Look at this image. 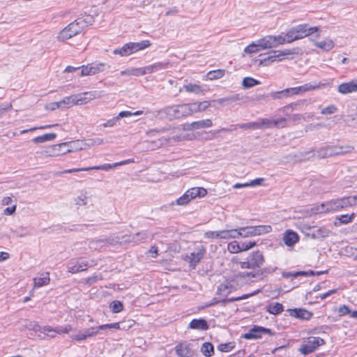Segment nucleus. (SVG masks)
<instances>
[{"label":"nucleus","instance_id":"nucleus-29","mask_svg":"<svg viewBox=\"0 0 357 357\" xmlns=\"http://www.w3.org/2000/svg\"><path fill=\"white\" fill-rule=\"evenodd\" d=\"M271 98L273 99H282L294 96L292 89L291 88H287L280 91H275L271 93Z\"/></svg>","mask_w":357,"mask_h":357},{"label":"nucleus","instance_id":"nucleus-12","mask_svg":"<svg viewBox=\"0 0 357 357\" xmlns=\"http://www.w3.org/2000/svg\"><path fill=\"white\" fill-rule=\"evenodd\" d=\"M290 29L291 31V33H293L294 36H296L298 38V40H300L317 32L318 28L316 26L308 27V25L307 24H303L292 27Z\"/></svg>","mask_w":357,"mask_h":357},{"label":"nucleus","instance_id":"nucleus-56","mask_svg":"<svg viewBox=\"0 0 357 357\" xmlns=\"http://www.w3.org/2000/svg\"><path fill=\"white\" fill-rule=\"evenodd\" d=\"M284 118L288 119L287 125L285 126V127H286L287 126H289L291 123H297L298 121L301 120V116L300 114H287V116H285Z\"/></svg>","mask_w":357,"mask_h":357},{"label":"nucleus","instance_id":"nucleus-35","mask_svg":"<svg viewBox=\"0 0 357 357\" xmlns=\"http://www.w3.org/2000/svg\"><path fill=\"white\" fill-rule=\"evenodd\" d=\"M294 51L291 50H284L282 51L274 52V54L271 55L273 62L280 61L284 56L294 54Z\"/></svg>","mask_w":357,"mask_h":357},{"label":"nucleus","instance_id":"nucleus-54","mask_svg":"<svg viewBox=\"0 0 357 357\" xmlns=\"http://www.w3.org/2000/svg\"><path fill=\"white\" fill-rule=\"evenodd\" d=\"M227 250L231 253H238L241 252L240 243L236 241H232L227 245Z\"/></svg>","mask_w":357,"mask_h":357},{"label":"nucleus","instance_id":"nucleus-21","mask_svg":"<svg viewBox=\"0 0 357 357\" xmlns=\"http://www.w3.org/2000/svg\"><path fill=\"white\" fill-rule=\"evenodd\" d=\"M88 263L86 261H70L67 265L68 271L71 273H76L84 271L87 269Z\"/></svg>","mask_w":357,"mask_h":357},{"label":"nucleus","instance_id":"nucleus-61","mask_svg":"<svg viewBox=\"0 0 357 357\" xmlns=\"http://www.w3.org/2000/svg\"><path fill=\"white\" fill-rule=\"evenodd\" d=\"M169 62H157L153 64L154 72H158L166 69L169 66Z\"/></svg>","mask_w":357,"mask_h":357},{"label":"nucleus","instance_id":"nucleus-38","mask_svg":"<svg viewBox=\"0 0 357 357\" xmlns=\"http://www.w3.org/2000/svg\"><path fill=\"white\" fill-rule=\"evenodd\" d=\"M201 352L206 357H211L214 354V347L211 342H204L201 347Z\"/></svg>","mask_w":357,"mask_h":357},{"label":"nucleus","instance_id":"nucleus-22","mask_svg":"<svg viewBox=\"0 0 357 357\" xmlns=\"http://www.w3.org/2000/svg\"><path fill=\"white\" fill-rule=\"evenodd\" d=\"M287 109L291 110H309L311 109V104L306 100H301L287 105Z\"/></svg>","mask_w":357,"mask_h":357},{"label":"nucleus","instance_id":"nucleus-28","mask_svg":"<svg viewBox=\"0 0 357 357\" xmlns=\"http://www.w3.org/2000/svg\"><path fill=\"white\" fill-rule=\"evenodd\" d=\"M234 290L235 287L230 283H223L218 287L216 294L226 297Z\"/></svg>","mask_w":357,"mask_h":357},{"label":"nucleus","instance_id":"nucleus-23","mask_svg":"<svg viewBox=\"0 0 357 357\" xmlns=\"http://www.w3.org/2000/svg\"><path fill=\"white\" fill-rule=\"evenodd\" d=\"M128 45L129 46V53L130 55L135 53L139 50H143L151 46V42L148 40H142L141 42L137 43H128Z\"/></svg>","mask_w":357,"mask_h":357},{"label":"nucleus","instance_id":"nucleus-46","mask_svg":"<svg viewBox=\"0 0 357 357\" xmlns=\"http://www.w3.org/2000/svg\"><path fill=\"white\" fill-rule=\"evenodd\" d=\"M278 37H280L282 40H283L282 45H284V43H291L298 40V38L296 36H294V35L291 33V29H289L286 33L284 37L281 35H278Z\"/></svg>","mask_w":357,"mask_h":357},{"label":"nucleus","instance_id":"nucleus-27","mask_svg":"<svg viewBox=\"0 0 357 357\" xmlns=\"http://www.w3.org/2000/svg\"><path fill=\"white\" fill-rule=\"evenodd\" d=\"M142 113H119L118 116L114 117L112 119L108 120L107 122L102 124V126L105 128L107 127H112L116 124V123L121 120L122 118L130 116L132 115H139Z\"/></svg>","mask_w":357,"mask_h":357},{"label":"nucleus","instance_id":"nucleus-8","mask_svg":"<svg viewBox=\"0 0 357 357\" xmlns=\"http://www.w3.org/2000/svg\"><path fill=\"white\" fill-rule=\"evenodd\" d=\"M263 334L273 335L275 333L273 332L270 328L255 325L249 330L248 333L242 335L241 337L245 340H256L261 338Z\"/></svg>","mask_w":357,"mask_h":357},{"label":"nucleus","instance_id":"nucleus-52","mask_svg":"<svg viewBox=\"0 0 357 357\" xmlns=\"http://www.w3.org/2000/svg\"><path fill=\"white\" fill-rule=\"evenodd\" d=\"M129 46L128 45V43L125 44L123 47L120 48H116L113 51V53L114 54H119L121 56H127L130 55Z\"/></svg>","mask_w":357,"mask_h":357},{"label":"nucleus","instance_id":"nucleus-16","mask_svg":"<svg viewBox=\"0 0 357 357\" xmlns=\"http://www.w3.org/2000/svg\"><path fill=\"white\" fill-rule=\"evenodd\" d=\"M176 354L179 357H192L194 351L191 344L186 341L178 342L174 347Z\"/></svg>","mask_w":357,"mask_h":357},{"label":"nucleus","instance_id":"nucleus-39","mask_svg":"<svg viewBox=\"0 0 357 357\" xmlns=\"http://www.w3.org/2000/svg\"><path fill=\"white\" fill-rule=\"evenodd\" d=\"M335 155H343L347 153H351L354 150V147L350 145L345 146H333Z\"/></svg>","mask_w":357,"mask_h":357},{"label":"nucleus","instance_id":"nucleus-18","mask_svg":"<svg viewBox=\"0 0 357 357\" xmlns=\"http://www.w3.org/2000/svg\"><path fill=\"white\" fill-rule=\"evenodd\" d=\"M324 84L306 83L302 86L291 87L293 96L302 95L307 91L320 89Z\"/></svg>","mask_w":357,"mask_h":357},{"label":"nucleus","instance_id":"nucleus-7","mask_svg":"<svg viewBox=\"0 0 357 357\" xmlns=\"http://www.w3.org/2000/svg\"><path fill=\"white\" fill-rule=\"evenodd\" d=\"M241 230L243 231V237L246 238L268 234L272 231V227L271 225L248 226L241 227Z\"/></svg>","mask_w":357,"mask_h":357},{"label":"nucleus","instance_id":"nucleus-64","mask_svg":"<svg viewBox=\"0 0 357 357\" xmlns=\"http://www.w3.org/2000/svg\"><path fill=\"white\" fill-rule=\"evenodd\" d=\"M81 71H80V76H86V75H92V72L91 70L90 64H88L86 66H82L80 67Z\"/></svg>","mask_w":357,"mask_h":357},{"label":"nucleus","instance_id":"nucleus-9","mask_svg":"<svg viewBox=\"0 0 357 357\" xmlns=\"http://www.w3.org/2000/svg\"><path fill=\"white\" fill-rule=\"evenodd\" d=\"M257 41L261 50L277 47L279 45H282L283 43V40L278 37V36L271 35L266 36Z\"/></svg>","mask_w":357,"mask_h":357},{"label":"nucleus","instance_id":"nucleus-33","mask_svg":"<svg viewBox=\"0 0 357 357\" xmlns=\"http://www.w3.org/2000/svg\"><path fill=\"white\" fill-rule=\"evenodd\" d=\"M183 88L188 93H193L197 95H201L204 93V90L202 89V86L196 84L189 83L185 84Z\"/></svg>","mask_w":357,"mask_h":357},{"label":"nucleus","instance_id":"nucleus-1","mask_svg":"<svg viewBox=\"0 0 357 357\" xmlns=\"http://www.w3.org/2000/svg\"><path fill=\"white\" fill-rule=\"evenodd\" d=\"M288 119H261L257 121L249 122L235 126L243 129L282 128L287 125Z\"/></svg>","mask_w":357,"mask_h":357},{"label":"nucleus","instance_id":"nucleus-58","mask_svg":"<svg viewBox=\"0 0 357 357\" xmlns=\"http://www.w3.org/2000/svg\"><path fill=\"white\" fill-rule=\"evenodd\" d=\"M190 200L191 199H190L189 195H188V192L186 191L181 197H180L179 198H178L176 200V202L178 205L183 206V205H185L188 203H189V202Z\"/></svg>","mask_w":357,"mask_h":357},{"label":"nucleus","instance_id":"nucleus-4","mask_svg":"<svg viewBox=\"0 0 357 357\" xmlns=\"http://www.w3.org/2000/svg\"><path fill=\"white\" fill-rule=\"evenodd\" d=\"M210 105L208 101H203L181 105H174L170 109H172L173 112H179V109L183 112H203L208 108Z\"/></svg>","mask_w":357,"mask_h":357},{"label":"nucleus","instance_id":"nucleus-62","mask_svg":"<svg viewBox=\"0 0 357 357\" xmlns=\"http://www.w3.org/2000/svg\"><path fill=\"white\" fill-rule=\"evenodd\" d=\"M239 243H240V248H241V252L248 250L257 245V243L255 241H250L248 243L245 242H241Z\"/></svg>","mask_w":357,"mask_h":357},{"label":"nucleus","instance_id":"nucleus-53","mask_svg":"<svg viewBox=\"0 0 357 357\" xmlns=\"http://www.w3.org/2000/svg\"><path fill=\"white\" fill-rule=\"evenodd\" d=\"M328 207L329 208H327L326 210L330 211V212L341 210L340 205L337 199H332L328 202Z\"/></svg>","mask_w":357,"mask_h":357},{"label":"nucleus","instance_id":"nucleus-44","mask_svg":"<svg viewBox=\"0 0 357 357\" xmlns=\"http://www.w3.org/2000/svg\"><path fill=\"white\" fill-rule=\"evenodd\" d=\"M260 82L250 77H245L243 79L242 85L245 89H250L254 86L258 85Z\"/></svg>","mask_w":357,"mask_h":357},{"label":"nucleus","instance_id":"nucleus-43","mask_svg":"<svg viewBox=\"0 0 357 357\" xmlns=\"http://www.w3.org/2000/svg\"><path fill=\"white\" fill-rule=\"evenodd\" d=\"M75 36V34H71V30L69 29V25H68L62 31H60L57 38L59 40L64 41Z\"/></svg>","mask_w":357,"mask_h":357},{"label":"nucleus","instance_id":"nucleus-17","mask_svg":"<svg viewBox=\"0 0 357 357\" xmlns=\"http://www.w3.org/2000/svg\"><path fill=\"white\" fill-rule=\"evenodd\" d=\"M289 315L301 320H309L312 318L313 313L304 308H293L287 310Z\"/></svg>","mask_w":357,"mask_h":357},{"label":"nucleus","instance_id":"nucleus-51","mask_svg":"<svg viewBox=\"0 0 357 357\" xmlns=\"http://www.w3.org/2000/svg\"><path fill=\"white\" fill-rule=\"evenodd\" d=\"M90 226V225H73L69 227H65L64 231H84V229L88 228Z\"/></svg>","mask_w":357,"mask_h":357},{"label":"nucleus","instance_id":"nucleus-20","mask_svg":"<svg viewBox=\"0 0 357 357\" xmlns=\"http://www.w3.org/2000/svg\"><path fill=\"white\" fill-rule=\"evenodd\" d=\"M337 91L342 94H348L357 91V79L342 83L338 86Z\"/></svg>","mask_w":357,"mask_h":357},{"label":"nucleus","instance_id":"nucleus-26","mask_svg":"<svg viewBox=\"0 0 357 357\" xmlns=\"http://www.w3.org/2000/svg\"><path fill=\"white\" fill-rule=\"evenodd\" d=\"M213 125L212 121L211 119H204L200 120L197 121H194L188 125V130H198L204 128L211 127Z\"/></svg>","mask_w":357,"mask_h":357},{"label":"nucleus","instance_id":"nucleus-11","mask_svg":"<svg viewBox=\"0 0 357 357\" xmlns=\"http://www.w3.org/2000/svg\"><path fill=\"white\" fill-rule=\"evenodd\" d=\"M326 344L325 340L319 337H314L313 340H309L306 344H303L299 351L305 356L314 352L319 347Z\"/></svg>","mask_w":357,"mask_h":357},{"label":"nucleus","instance_id":"nucleus-47","mask_svg":"<svg viewBox=\"0 0 357 357\" xmlns=\"http://www.w3.org/2000/svg\"><path fill=\"white\" fill-rule=\"evenodd\" d=\"M109 307L113 313H119L123 310V305L121 301L116 300L110 303Z\"/></svg>","mask_w":357,"mask_h":357},{"label":"nucleus","instance_id":"nucleus-5","mask_svg":"<svg viewBox=\"0 0 357 357\" xmlns=\"http://www.w3.org/2000/svg\"><path fill=\"white\" fill-rule=\"evenodd\" d=\"M264 262V257L259 251L254 252L248 257L247 260L241 262L242 268H259Z\"/></svg>","mask_w":357,"mask_h":357},{"label":"nucleus","instance_id":"nucleus-40","mask_svg":"<svg viewBox=\"0 0 357 357\" xmlns=\"http://www.w3.org/2000/svg\"><path fill=\"white\" fill-rule=\"evenodd\" d=\"M33 281L35 287H41L43 286L48 284L50 282L49 273H46L45 276L44 277L35 278L33 279Z\"/></svg>","mask_w":357,"mask_h":357},{"label":"nucleus","instance_id":"nucleus-48","mask_svg":"<svg viewBox=\"0 0 357 357\" xmlns=\"http://www.w3.org/2000/svg\"><path fill=\"white\" fill-rule=\"evenodd\" d=\"M148 238V234L146 231H142L140 232H138L135 234L134 236H132L131 241L138 243L139 242L143 241L144 240Z\"/></svg>","mask_w":357,"mask_h":357},{"label":"nucleus","instance_id":"nucleus-63","mask_svg":"<svg viewBox=\"0 0 357 357\" xmlns=\"http://www.w3.org/2000/svg\"><path fill=\"white\" fill-rule=\"evenodd\" d=\"M229 234L231 238H238L239 237H243V231L241 230L240 227L238 229H229Z\"/></svg>","mask_w":357,"mask_h":357},{"label":"nucleus","instance_id":"nucleus-24","mask_svg":"<svg viewBox=\"0 0 357 357\" xmlns=\"http://www.w3.org/2000/svg\"><path fill=\"white\" fill-rule=\"evenodd\" d=\"M208 328L209 326L206 320L202 318L194 319L190 322L188 325V328L200 331H206L208 329Z\"/></svg>","mask_w":357,"mask_h":357},{"label":"nucleus","instance_id":"nucleus-49","mask_svg":"<svg viewBox=\"0 0 357 357\" xmlns=\"http://www.w3.org/2000/svg\"><path fill=\"white\" fill-rule=\"evenodd\" d=\"M337 200L340 203L341 209L353 206L352 199L351 196L340 198L337 199Z\"/></svg>","mask_w":357,"mask_h":357},{"label":"nucleus","instance_id":"nucleus-3","mask_svg":"<svg viewBox=\"0 0 357 357\" xmlns=\"http://www.w3.org/2000/svg\"><path fill=\"white\" fill-rule=\"evenodd\" d=\"M92 15H86L77 18L76 20L69 24V29L71 30V34L75 36L80 33L85 27L92 24L93 22Z\"/></svg>","mask_w":357,"mask_h":357},{"label":"nucleus","instance_id":"nucleus-57","mask_svg":"<svg viewBox=\"0 0 357 357\" xmlns=\"http://www.w3.org/2000/svg\"><path fill=\"white\" fill-rule=\"evenodd\" d=\"M84 335H86V339L89 337H92L98 334V328L96 327H91L89 328H86L82 331Z\"/></svg>","mask_w":357,"mask_h":357},{"label":"nucleus","instance_id":"nucleus-55","mask_svg":"<svg viewBox=\"0 0 357 357\" xmlns=\"http://www.w3.org/2000/svg\"><path fill=\"white\" fill-rule=\"evenodd\" d=\"M234 342H227V343L220 344L218 346V349L222 352H229V351H231L234 349Z\"/></svg>","mask_w":357,"mask_h":357},{"label":"nucleus","instance_id":"nucleus-30","mask_svg":"<svg viewBox=\"0 0 357 357\" xmlns=\"http://www.w3.org/2000/svg\"><path fill=\"white\" fill-rule=\"evenodd\" d=\"M66 97L63 98L61 101L52 102L47 106V109L50 110H55L58 109H65L70 107V102H67L66 101Z\"/></svg>","mask_w":357,"mask_h":357},{"label":"nucleus","instance_id":"nucleus-41","mask_svg":"<svg viewBox=\"0 0 357 357\" xmlns=\"http://www.w3.org/2000/svg\"><path fill=\"white\" fill-rule=\"evenodd\" d=\"M90 66H91L92 75H95L100 72H102L106 68H109V66L105 63H90Z\"/></svg>","mask_w":357,"mask_h":357},{"label":"nucleus","instance_id":"nucleus-10","mask_svg":"<svg viewBox=\"0 0 357 357\" xmlns=\"http://www.w3.org/2000/svg\"><path fill=\"white\" fill-rule=\"evenodd\" d=\"M130 162V160H124L120 162H116L114 164H104L99 166H94V167H84V168H75V169H66L61 172V174H70L73 172H78L82 171H89L91 169H98V170H105L108 171L111 169L113 167H116L119 165H126Z\"/></svg>","mask_w":357,"mask_h":357},{"label":"nucleus","instance_id":"nucleus-13","mask_svg":"<svg viewBox=\"0 0 357 357\" xmlns=\"http://www.w3.org/2000/svg\"><path fill=\"white\" fill-rule=\"evenodd\" d=\"M197 252L190 253V256H187L188 261L191 268H195L197 265L201 261L206 253V250L204 245H200L197 248Z\"/></svg>","mask_w":357,"mask_h":357},{"label":"nucleus","instance_id":"nucleus-45","mask_svg":"<svg viewBox=\"0 0 357 357\" xmlns=\"http://www.w3.org/2000/svg\"><path fill=\"white\" fill-rule=\"evenodd\" d=\"M261 50L257 41L252 43L244 49V52L247 54L257 53Z\"/></svg>","mask_w":357,"mask_h":357},{"label":"nucleus","instance_id":"nucleus-31","mask_svg":"<svg viewBox=\"0 0 357 357\" xmlns=\"http://www.w3.org/2000/svg\"><path fill=\"white\" fill-rule=\"evenodd\" d=\"M266 311L273 315H278L284 311V306L280 303H270L266 306Z\"/></svg>","mask_w":357,"mask_h":357},{"label":"nucleus","instance_id":"nucleus-14","mask_svg":"<svg viewBox=\"0 0 357 357\" xmlns=\"http://www.w3.org/2000/svg\"><path fill=\"white\" fill-rule=\"evenodd\" d=\"M32 329L35 332H39L40 333H45L46 332H69L71 330L70 325H66L64 326H58L52 328L50 326H40L38 324L34 323L32 325Z\"/></svg>","mask_w":357,"mask_h":357},{"label":"nucleus","instance_id":"nucleus-25","mask_svg":"<svg viewBox=\"0 0 357 357\" xmlns=\"http://www.w3.org/2000/svg\"><path fill=\"white\" fill-rule=\"evenodd\" d=\"M299 240V236L296 231L287 230L283 236V241L286 245L292 246Z\"/></svg>","mask_w":357,"mask_h":357},{"label":"nucleus","instance_id":"nucleus-6","mask_svg":"<svg viewBox=\"0 0 357 357\" xmlns=\"http://www.w3.org/2000/svg\"><path fill=\"white\" fill-rule=\"evenodd\" d=\"M97 96L98 93L96 91L84 92L66 97V101H70L71 106L75 105H84L96 98Z\"/></svg>","mask_w":357,"mask_h":357},{"label":"nucleus","instance_id":"nucleus-50","mask_svg":"<svg viewBox=\"0 0 357 357\" xmlns=\"http://www.w3.org/2000/svg\"><path fill=\"white\" fill-rule=\"evenodd\" d=\"M260 291L259 289H257L255 291L252 292V293H250V294H243L241 296H237V297H231V298H227V301L228 303H231V302H234V301H241V300H243V299H246V298H248L257 294H258L259 292Z\"/></svg>","mask_w":357,"mask_h":357},{"label":"nucleus","instance_id":"nucleus-59","mask_svg":"<svg viewBox=\"0 0 357 357\" xmlns=\"http://www.w3.org/2000/svg\"><path fill=\"white\" fill-rule=\"evenodd\" d=\"M328 207V202L325 203L321 204L319 206H317L316 208H313L312 210L315 213H330V211L326 210Z\"/></svg>","mask_w":357,"mask_h":357},{"label":"nucleus","instance_id":"nucleus-36","mask_svg":"<svg viewBox=\"0 0 357 357\" xmlns=\"http://www.w3.org/2000/svg\"><path fill=\"white\" fill-rule=\"evenodd\" d=\"M333 149V146H328L325 148L320 149L317 151L318 155L321 158H326L335 155Z\"/></svg>","mask_w":357,"mask_h":357},{"label":"nucleus","instance_id":"nucleus-60","mask_svg":"<svg viewBox=\"0 0 357 357\" xmlns=\"http://www.w3.org/2000/svg\"><path fill=\"white\" fill-rule=\"evenodd\" d=\"M11 231H12V232L15 234V235L18 237H24L29 234L27 229L24 227H20L17 228L16 229H15V230L12 229Z\"/></svg>","mask_w":357,"mask_h":357},{"label":"nucleus","instance_id":"nucleus-37","mask_svg":"<svg viewBox=\"0 0 357 357\" xmlns=\"http://www.w3.org/2000/svg\"><path fill=\"white\" fill-rule=\"evenodd\" d=\"M314 45L324 51H329L334 47V43L331 39H326L323 41L316 42Z\"/></svg>","mask_w":357,"mask_h":357},{"label":"nucleus","instance_id":"nucleus-15","mask_svg":"<svg viewBox=\"0 0 357 357\" xmlns=\"http://www.w3.org/2000/svg\"><path fill=\"white\" fill-rule=\"evenodd\" d=\"M70 142L54 144L48 148L46 153L51 156L63 155L71 151L70 149Z\"/></svg>","mask_w":357,"mask_h":357},{"label":"nucleus","instance_id":"nucleus-42","mask_svg":"<svg viewBox=\"0 0 357 357\" xmlns=\"http://www.w3.org/2000/svg\"><path fill=\"white\" fill-rule=\"evenodd\" d=\"M225 74V70L222 69H218L215 70L209 71L207 73V77L210 80L218 79L222 78Z\"/></svg>","mask_w":357,"mask_h":357},{"label":"nucleus","instance_id":"nucleus-2","mask_svg":"<svg viewBox=\"0 0 357 357\" xmlns=\"http://www.w3.org/2000/svg\"><path fill=\"white\" fill-rule=\"evenodd\" d=\"M276 269L277 267H266L252 272H239L235 275L234 278L238 282H241L245 284L253 282L273 273Z\"/></svg>","mask_w":357,"mask_h":357},{"label":"nucleus","instance_id":"nucleus-32","mask_svg":"<svg viewBox=\"0 0 357 357\" xmlns=\"http://www.w3.org/2000/svg\"><path fill=\"white\" fill-rule=\"evenodd\" d=\"M355 216L356 215L354 213H351V215H341L336 218V221L334 222V225L336 227H340L342 224H347L351 222L354 219Z\"/></svg>","mask_w":357,"mask_h":357},{"label":"nucleus","instance_id":"nucleus-19","mask_svg":"<svg viewBox=\"0 0 357 357\" xmlns=\"http://www.w3.org/2000/svg\"><path fill=\"white\" fill-rule=\"evenodd\" d=\"M331 231L328 229L326 227H312L309 229V232L307 233L308 236H310L312 238H322L328 236Z\"/></svg>","mask_w":357,"mask_h":357},{"label":"nucleus","instance_id":"nucleus-34","mask_svg":"<svg viewBox=\"0 0 357 357\" xmlns=\"http://www.w3.org/2000/svg\"><path fill=\"white\" fill-rule=\"evenodd\" d=\"M56 137L55 133H46L45 135L34 137L32 141L35 144L43 143L47 141H52Z\"/></svg>","mask_w":357,"mask_h":357}]
</instances>
